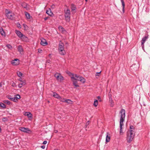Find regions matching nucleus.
<instances>
[{
	"label": "nucleus",
	"instance_id": "8",
	"mask_svg": "<svg viewBox=\"0 0 150 150\" xmlns=\"http://www.w3.org/2000/svg\"><path fill=\"white\" fill-rule=\"evenodd\" d=\"M19 129L21 131L24 132L29 133L31 132V131L28 128L24 127H20Z\"/></svg>",
	"mask_w": 150,
	"mask_h": 150
},
{
	"label": "nucleus",
	"instance_id": "32",
	"mask_svg": "<svg viewBox=\"0 0 150 150\" xmlns=\"http://www.w3.org/2000/svg\"><path fill=\"white\" fill-rule=\"evenodd\" d=\"M110 101V106H111V107H113V100H112V99H110V101Z\"/></svg>",
	"mask_w": 150,
	"mask_h": 150
},
{
	"label": "nucleus",
	"instance_id": "43",
	"mask_svg": "<svg viewBox=\"0 0 150 150\" xmlns=\"http://www.w3.org/2000/svg\"><path fill=\"white\" fill-rule=\"evenodd\" d=\"M47 143V141H44L43 142V143L42 144H46Z\"/></svg>",
	"mask_w": 150,
	"mask_h": 150
},
{
	"label": "nucleus",
	"instance_id": "37",
	"mask_svg": "<svg viewBox=\"0 0 150 150\" xmlns=\"http://www.w3.org/2000/svg\"><path fill=\"white\" fill-rule=\"evenodd\" d=\"M109 100L110 101V99H111L112 98H111V94L110 93V92H109Z\"/></svg>",
	"mask_w": 150,
	"mask_h": 150
},
{
	"label": "nucleus",
	"instance_id": "21",
	"mask_svg": "<svg viewBox=\"0 0 150 150\" xmlns=\"http://www.w3.org/2000/svg\"><path fill=\"white\" fill-rule=\"evenodd\" d=\"M0 33L2 36L4 37L5 36V33L3 29L1 27L0 28Z\"/></svg>",
	"mask_w": 150,
	"mask_h": 150
},
{
	"label": "nucleus",
	"instance_id": "31",
	"mask_svg": "<svg viewBox=\"0 0 150 150\" xmlns=\"http://www.w3.org/2000/svg\"><path fill=\"white\" fill-rule=\"evenodd\" d=\"M0 106L1 107L3 108H5L6 107V106L4 104L1 103H0Z\"/></svg>",
	"mask_w": 150,
	"mask_h": 150
},
{
	"label": "nucleus",
	"instance_id": "6",
	"mask_svg": "<svg viewBox=\"0 0 150 150\" xmlns=\"http://www.w3.org/2000/svg\"><path fill=\"white\" fill-rule=\"evenodd\" d=\"M66 72L70 77L71 80L73 82L74 85L75 86V78L74 77V74L71 73L70 71H66Z\"/></svg>",
	"mask_w": 150,
	"mask_h": 150
},
{
	"label": "nucleus",
	"instance_id": "19",
	"mask_svg": "<svg viewBox=\"0 0 150 150\" xmlns=\"http://www.w3.org/2000/svg\"><path fill=\"white\" fill-rule=\"evenodd\" d=\"M20 96L19 95H17L15 96L14 98H13V101L15 102L17 101L18 99L20 98Z\"/></svg>",
	"mask_w": 150,
	"mask_h": 150
},
{
	"label": "nucleus",
	"instance_id": "57",
	"mask_svg": "<svg viewBox=\"0 0 150 150\" xmlns=\"http://www.w3.org/2000/svg\"><path fill=\"white\" fill-rule=\"evenodd\" d=\"M89 124V123H88V122L87 123H86V124Z\"/></svg>",
	"mask_w": 150,
	"mask_h": 150
},
{
	"label": "nucleus",
	"instance_id": "30",
	"mask_svg": "<svg viewBox=\"0 0 150 150\" xmlns=\"http://www.w3.org/2000/svg\"><path fill=\"white\" fill-rule=\"evenodd\" d=\"M65 103L69 104H72V101L69 99L66 100Z\"/></svg>",
	"mask_w": 150,
	"mask_h": 150
},
{
	"label": "nucleus",
	"instance_id": "5",
	"mask_svg": "<svg viewBox=\"0 0 150 150\" xmlns=\"http://www.w3.org/2000/svg\"><path fill=\"white\" fill-rule=\"evenodd\" d=\"M70 10L67 9L65 11V16L67 21H69L70 20Z\"/></svg>",
	"mask_w": 150,
	"mask_h": 150
},
{
	"label": "nucleus",
	"instance_id": "41",
	"mask_svg": "<svg viewBox=\"0 0 150 150\" xmlns=\"http://www.w3.org/2000/svg\"><path fill=\"white\" fill-rule=\"evenodd\" d=\"M97 98L98 99L100 100H99L100 101H101V100L100 99V96H98L97 97Z\"/></svg>",
	"mask_w": 150,
	"mask_h": 150
},
{
	"label": "nucleus",
	"instance_id": "48",
	"mask_svg": "<svg viewBox=\"0 0 150 150\" xmlns=\"http://www.w3.org/2000/svg\"><path fill=\"white\" fill-rule=\"evenodd\" d=\"M15 85V83H13L12 84V86H14Z\"/></svg>",
	"mask_w": 150,
	"mask_h": 150
},
{
	"label": "nucleus",
	"instance_id": "24",
	"mask_svg": "<svg viewBox=\"0 0 150 150\" xmlns=\"http://www.w3.org/2000/svg\"><path fill=\"white\" fill-rule=\"evenodd\" d=\"M22 6L24 8H26L27 10L29 9V7H28L27 6V4L25 3H23L22 5Z\"/></svg>",
	"mask_w": 150,
	"mask_h": 150
},
{
	"label": "nucleus",
	"instance_id": "12",
	"mask_svg": "<svg viewBox=\"0 0 150 150\" xmlns=\"http://www.w3.org/2000/svg\"><path fill=\"white\" fill-rule=\"evenodd\" d=\"M41 44L43 46H45L47 45V43L45 39L42 38L41 39Z\"/></svg>",
	"mask_w": 150,
	"mask_h": 150
},
{
	"label": "nucleus",
	"instance_id": "49",
	"mask_svg": "<svg viewBox=\"0 0 150 150\" xmlns=\"http://www.w3.org/2000/svg\"><path fill=\"white\" fill-rule=\"evenodd\" d=\"M48 19V17H45L44 18V20L45 21H46L47 20V19Z\"/></svg>",
	"mask_w": 150,
	"mask_h": 150
},
{
	"label": "nucleus",
	"instance_id": "58",
	"mask_svg": "<svg viewBox=\"0 0 150 150\" xmlns=\"http://www.w3.org/2000/svg\"><path fill=\"white\" fill-rule=\"evenodd\" d=\"M89 124V123H88V122L87 123H86V124Z\"/></svg>",
	"mask_w": 150,
	"mask_h": 150
},
{
	"label": "nucleus",
	"instance_id": "18",
	"mask_svg": "<svg viewBox=\"0 0 150 150\" xmlns=\"http://www.w3.org/2000/svg\"><path fill=\"white\" fill-rule=\"evenodd\" d=\"M24 115L27 116L28 117L30 118H32V114L29 112H26L25 113Z\"/></svg>",
	"mask_w": 150,
	"mask_h": 150
},
{
	"label": "nucleus",
	"instance_id": "42",
	"mask_svg": "<svg viewBox=\"0 0 150 150\" xmlns=\"http://www.w3.org/2000/svg\"><path fill=\"white\" fill-rule=\"evenodd\" d=\"M19 81L21 82H22L23 81H22L21 79V77H20V78L18 79Z\"/></svg>",
	"mask_w": 150,
	"mask_h": 150
},
{
	"label": "nucleus",
	"instance_id": "4",
	"mask_svg": "<svg viewBox=\"0 0 150 150\" xmlns=\"http://www.w3.org/2000/svg\"><path fill=\"white\" fill-rule=\"evenodd\" d=\"M5 12L6 13V16L8 18L11 19L13 18L14 14L11 11H9L7 9H6Z\"/></svg>",
	"mask_w": 150,
	"mask_h": 150
},
{
	"label": "nucleus",
	"instance_id": "17",
	"mask_svg": "<svg viewBox=\"0 0 150 150\" xmlns=\"http://www.w3.org/2000/svg\"><path fill=\"white\" fill-rule=\"evenodd\" d=\"M53 96L55 98H57L58 99H60L61 98V97L60 96L59 94L55 92L53 93Z\"/></svg>",
	"mask_w": 150,
	"mask_h": 150
},
{
	"label": "nucleus",
	"instance_id": "23",
	"mask_svg": "<svg viewBox=\"0 0 150 150\" xmlns=\"http://www.w3.org/2000/svg\"><path fill=\"white\" fill-rule=\"evenodd\" d=\"M26 84V83L25 82V81H23L22 82H21V83H19L18 84V87L21 88L23 86H24Z\"/></svg>",
	"mask_w": 150,
	"mask_h": 150
},
{
	"label": "nucleus",
	"instance_id": "26",
	"mask_svg": "<svg viewBox=\"0 0 150 150\" xmlns=\"http://www.w3.org/2000/svg\"><path fill=\"white\" fill-rule=\"evenodd\" d=\"M121 2L122 6V10L123 11H124V8H125V4L124 1L123 0H121Z\"/></svg>",
	"mask_w": 150,
	"mask_h": 150
},
{
	"label": "nucleus",
	"instance_id": "22",
	"mask_svg": "<svg viewBox=\"0 0 150 150\" xmlns=\"http://www.w3.org/2000/svg\"><path fill=\"white\" fill-rule=\"evenodd\" d=\"M109 133L107 132L106 138V142H109L110 140V136H109Z\"/></svg>",
	"mask_w": 150,
	"mask_h": 150
},
{
	"label": "nucleus",
	"instance_id": "54",
	"mask_svg": "<svg viewBox=\"0 0 150 150\" xmlns=\"http://www.w3.org/2000/svg\"><path fill=\"white\" fill-rule=\"evenodd\" d=\"M51 54H49V56L50 57L51 56Z\"/></svg>",
	"mask_w": 150,
	"mask_h": 150
},
{
	"label": "nucleus",
	"instance_id": "29",
	"mask_svg": "<svg viewBox=\"0 0 150 150\" xmlns=\"http://www.w3.org/2000/svg\"><path fill=\"white\" fill-rule=\"evenodd\" d=\"M17 74L18 77H21L23 75V74L19 71H18L17 72Z\"/></svg>",
	"mask_w": 150,
	"mask_h": 150
},
{
	"label": "nucleus",
	"instance_id": "50",
	"mask_svg": "<svg viewBox=\"0 0 150 150\" xmlns=\"http://www.w3.org/2000/svg\"><path fill=\"white\" fill-rule=\"evenodd\" d=\"M78 86H79L78 85H77V84H76V87H78Z\"/></svg>",
	"mask_w": 150,
	"mask_h": 150
},
{
	"label": "nucleus",
	"instance_id": "3",
	"mask_svg": "<svg viewBox=\"0 0 150 150\" xmlns=\"http://www.w3.org/2000/svg\"><path fill=\"white\" fill-rule=\"evenodd\" d=\"M120 122H123L125 117V109H122L120 111Z\"/></svg>",
	"mask_w": 150,
	"mask_h": 150
},
{
	"label": "nucleus",
	"instance_id": "45",
	"mask_svg": "<svg viewBox=\"0 0 150 150\" xmlns=\"http://www.w3.org/2000/svg\"><path fill=\"white\" fill-rule=\"evenodd\" d=\"M96 78H98V77H99V75H98V74H97L96 73Z\"/></svg>",
	"mask_w": 150,
	"mask_h": 150
},
{
	"label": "nucleus",
	"instance_id": "27",
	"mask_svg": "<svg viewBox=\"0 0 150 150\" xmlns=\"http://www.w3.org/2000/svg\"><path fill=\"white\" fill-rule=\"evenodd\" d=\"M25 13L26 18L28 19H30V14L26 12H25Z\"/></svg>",
	"mask_w": 150,
	"mask_h": 150
},
{
	"label": "nucleus",
	"instance_id": "46",
	"mask_svg": "<svg viewBox=\"0 0 150 150\" xmlns=\"http://www.w3.org/2000/svg\"><path fill=\"white\" fill-rule=\"evenodd\" d=\"M41 148L42 149H44L45 148V146L44 145H43L41 146Z\"/></svg>",
	"mask_w": 150,
	"mask_h": 150
},
{
	"label": "nucleus",
	"instance_id": "36",
	"mask_svg": "<svg viewBox=\"0 0 150 150\" xmlns=\"http://www.w3.org/2000/svg\"><path fill=\"white\" fill-rule=\"evenodd\" d=\"M8 119L7 117H4L2 119V120L3 121L5 122Z\"/></svg>",
	"mask_w": 150,
	"mask_h": 150
},
{
	"label": "nucleus",
	"instance_id": "47",
	"mask_svg": "<svg viewBox=\"0 0 150 150\" xmlns=\"http://www.w3.org/2000/svg\"><path fill=\"white\" fill-rule=\"evenodd\" d=\"M54 7L55 6L54 5H52L51 6V8H54Z\"/></svg>",
	"mask_w": 150,
	"mask_h": 150
},
{
	"label": "nucleus",
	"instance_id": "9",
	"mask_svg": "<svg viewBox=\"0 0 150 150\" xmlns=\"http://www.w3.org/2000/svg\"><path fill=\"white\" fill-rule=\"evenodd\" d=\"M148 38V35L147 36H145L143 38H142V39L141 40V45L142 48L143 49L144 48V43L145 42L146 40Z\"/></svg>",
	"mask_w": 150,
	"mask_h": 150
},
{
	"label": "nucleus",
	"instance_id": "7",
	"mask_svg": "<svg viewBox=\"0 0 150 150\" xmlns=\"http://www.w3.org/2000/svg\"><path fill=\"white\" fill-rule=\"evenodd\" d=\"M54 76L59 81H61L63 80V77L59 73H56L54 74Z\"/></svg>",
	"mask_w": 150,
	"mask_h": 150
},
{
	"label": "nucleus",
	"instance_id": "1",
	"mask_svg": "<svg viewBox=\"0 0 150 150\" xmlns=\"http://www.w3.org/2000/svg\"><path fill=\"white\" fill-rule=\"evenodd\" d=\"M130 130L127 132V140L128 143H130L133 140L135 134L134 127L133 125L130 126Z\"/></svg>",
	"mask_w": 150,
	"mask_h": 150
},
{
	"label": "nucleus",
	"instance_id": "16",
	"mask_svg": "<svg viewBox=\"0 0 150 150\" xmlns=\"http://www.w3.org/2000/svg\"><path fill=\"white\" fill-rule=\"evenodd\" d=\"M23 36L20 38L23 41L27 42L28 40V38L25 35H23Z\"/></svg>",
	"mask_w": 150,
	"mask_h": 150
},
{
	"label": "nucleus",
	"instance_id": "13",
	"mask_svg": "<svg viewBox=\"0 0 150 150\" xmlns=\"http://www.w3.org/2000/svg\"><path fill=\"white\" fill-rule=\"evenodd\" d=\"M18 51L21 55L23 54V50L22 47L21 45H19L18 47Z\"/></svg>",
	"mask_w": 150,
	"mask_h": 150
},
{
	"label": "nucleus",
	"instance_id": "20",
	"mask_svg": "<svg viewBox=\"0 0 150 150\" xmlns=\"http://www.w3.org/2000/svg\"><path fill=\"white\" fill-rule=\"evenodd\" d=\"M46 12L48 15L50 16H52L53 15V13L50 8H49L48 10H46Z\"/></svg>",
	"mask_w": 150,
	"mask_h": 150
},
{
	"label": "nucleus",
	"instance_id": "40",
	"mask_svg": "<svg viewBox=\"0 0 150 150\" xmlns=\"http://www.w3.org/2000/svg\"><path fill=\"white\" fill-rule=\"evenodd\" d=\"M23 25H24V27L25 28V30H27V28H28L27 26L24 24Z\"/></svg>",
	"mask_w": 150,
	"mask_h": 150
},
{
	"label": "nucleus",
	"instance_id": "56",
	"mask_svg": "<svg viewBox=\"0 0 150 150\" xmlns=\"http://www.w3.org/2000/svg\"><path fill=\"white\" fill-rule=\"evenodd\" d=\"M89 124V123H88V122L87 123H86V124Z\"/></svg>",
	"mask_w": 150,
	"mask_h": 150
},
{
	"label": "nucleus",
	"instance_id": "55",
	"mask_svg": "<svg viewBox=\"0 0 150 150\" xmlns=\"http://www.w3.org/2000/svg\"><path fill=\"white\" fill-rule=\"evenodd\" d=\"M54 150H58L57 149H54Z\"/></svg>",
	"mask_w": 150,
	"mask_h": 150
},
{
	"label": "nucleus",
	"instance_id": "15",
	"mask_svg": "<svg viewBox=\"0 0 150 150\" xmlns=\"http://www.w3.org/2000/svg\"><path fill=\"white\" fill-rule=\"evenodd\" d=\"M15 33L17 36L20 38L23 36L22 35H23L20 31L18 30H16Z\"/></svg>",
	"mask_w": 150,
	"mask_h": 150
},
{
	"label": "nucleus",
	"instance_id": "14",
	"mask_svg": "<svg viewBox=\"0 0 150 150\" xmlns=\"http://www.w3.org/2000/svg\"><path fill=\"white\" fill-rule=\"evenodd\" d=\"M124 125L123 122H120V135L123 134V132L122 131V126Z\"/></svg>",
	"mask_w": 150,
	"mask_h": 150
},
{
	"label": "nucleus",
	"instance_id": "28",
	"mask_svg": "<svg viewBox=\"0 0 150 150\" xmlns=\"http://www.w3.org/2000/svg\"><path fill=\"white\" fill-rule=\"evenodd\" d=\"M98 104V100H96L93 103V105L96 107H97Z\"/></svg>",
	"mask_w": 150,
	"mask_h": 150
},
{
	"label": "nucleus",
	"instance_id": "33",
	"mask_svg": "<svg viewBox=\"0 0 150 150\" xmlns=\"http://www.w3.org/2000/svg\"><path fill=\"white\" fill-rule=\"evenodd\" d=\"M60 101L63 102H65L66 99L64 98H62L61 97V98L59 99Z\"/></svg>",
	"mask_w": 150,
	"mask_h": 150
},
{
	"label": "nucleus",
	"instance_id": "35",
	"mask_svg": "<svg viewBox=\"0 0 150 150\" xmlns=\"http://www.w3.org/2000/svg\"><path fill=\"white\" fill-rule=\"evenodd\" d=\"M71 9L72 11H74L75 10L74 5H71Z\"/></svg>",
	"mask_w": 150,
	"mask_h": 150
},
{
	"label": "nucleus",
	"instance_id": "39",
	"mask_svg": "<svg viewBox=\"0 0 150 150\" xmlns=\"http://www.w3.org/2000/svg\"><path fill=\"white\" fill-rule=\"evenodd\" d=\"M42 52V50L41 49H39L38 50V52L39 53H41Z\"/></svg>",
	"mask_w": 150,
	"mask_h": 150
},
{
	"label": "nucleus",
	"instance_id": "34",
	"mask_svg": "<svg viewBox=\"0 0 150 150\" xmlns=\"http://www.w3.org/2000/svg\"><path fill=\"white\" fill-rule=\"evenodd\" d=\"M6 46L8 48L10 49H11L12 48V46L9 44H8Z\"/></svg>",
	"mask_w": 150,
	"mask_h": 150
},
{
	"label": "nucleus",
	"instance_id": "2",
	"mask_svg": "<svg viewBox=\"0 0 150 150\" xmlns=\"http://www.w3.org/2000/svg\"><path fill=\"white\" fill-rule=\"evenodd\" d=\"M59 51L60 54L62 55H64L66 54V52L64 50V45L62 42H60L59 44Z\"/></svg>",
	"mask_w": 150,
	"mask_h": 150
},
{
	"label": "nucleus",
	"instance_id": "44",
	"mask_svg": "<svg viewBox=\"0 0 150 150\" xmlns=\"http://www.w3.org/2000/svg\"><path fill=\"white\" fill-rule=\"evenodd\" d=\"M8 98L10 100L13 101V98L9 97Z\"/></svg>",
	"mask_w": 150,
	"mask_h": 150
},
{
	"label": "nucleus",
	"instance_id": "11",
	"mask_svg": "<svg viewBox=\"0 0 150 150\" xmlns=\"http://www.w3.org/2000/svg\"><path fill=\"white\" fill-rule=\"evenodd\" d=\"M11 64L14 66L17 65L19 64V60L17 59H15L11 61Z\"/></svg>",
	"mask_w": 150,
	"mask_h": 150
},
{
	"label": "nucleus",
	"instance_id": "10",
	"mask_svg": "<svg viewBox=\"0 0 150 150\" xmlns=\"http://www.w3.org/2000/svg\"><path fill=\"white\" fill-rule=\"evenodd\" d=\"M76 81H80L83 83H84L85 82V79L82 77L77 76L76 74Z\"/></svg>",
	"mask_w": 150,
	"mask_h": 150
},
{
	"label": "nucleus",
	"instance_id": "51",
	"mask_svg": "<svg viewBox=\"0 0 150 150\" xmlns=\"http://www.w3.org/2000/svg\"><path fill=\"white\" fill-rule=\"evenodd\" d=\"M2 83H0V86L1 87H2Z\"/></svg>",
	"mask_w": 150,
	"mask_h": 150
},
{
	"label": "nucleus",
	"instance_id": "25",
	"mask_svg": "<svg viewBox=\"0 0 150 150\" xmlns=\"http://www.w3.org/2000/svg\"><path fill=\"white\" fill-rule=\"evenodd\" d=\"M58 28L59 30L62 33H64V32L65 31V30H64V29L62 26H60Z\"/></svg>",
	"mask_w": 150,
	"mask_h": 150
},
{
	"label": "nucleus",
	"instance_id": "53",
	"mask_svg": "<svg viewBox=\"0 0 150 150\" xmlns=\"http://www.w3.org/2000/svg\"><path fill=\"white\" fill-rule=\"evenodd\" d=\"M57 132V130H54V132L55 133H56Z\"/></svg>",
	"mask_w": 150,
	"mask_h": 150
},
{
	"label": "nucleus",
	"instance_id": "38",
	"mask_svg": "<svg viewBox=\"0 0 150 150\" xmlns=\"http://www.w3.org/2000/svg\"><path fill=\"white\" fill-rule=\"evenodd\" d=\"M6 103L8 105H9L10 104V102L8 100H6L5 101Z\"/></svg>",
	"mask_w": 150,
	"mask_h": 150
},
{
	"label": "nucleus",
	"instance_id": "59",
	"mask_svg": "<svg viewBox=\"0 0 150 150\" xmlns=\"http://www.w3.org/2000/svg\"><path fill=\"white\" fill-rule=\"evenodd\" d=\"M87 0H85V1H87Z\"/></svg>",
	"mask_w": 150,
	"mask_h": 150
},
{
	"label": "nucleus",
	"instance_id": "52",
	"mask_svg": "<svg viewBox=\"0 0 150 150\" xmlns=\"http://www.w3.org/2000/svg\"><path fill=\"white\" fill-rule=\"evenodd\" d=\"M101 72V71H100V72H97L96 74H100V73Z\"/></svg>",
	"mask_w": 150,
	"mask_h": 150
}]
</instances>
